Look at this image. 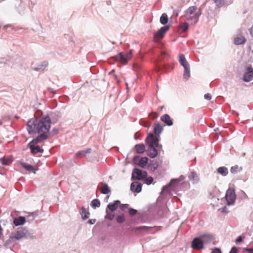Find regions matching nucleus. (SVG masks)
Masks as SVG:
<instances>
[{
	"mask_svg": "<svg viewBox=\"0 0 253 253\" xmlns=\"http://www.w3.org/2000/svg\"><path fill=\"white\" fill-rule=\"evenodd\" d=\"M157 147H150V149L148 152V156L152 158L156 157L158 154V150L156 149Z\"/></svg>",
	"mask_w": 253,
	"mask_h": 253,
	"instance_id": "4be33fe9",
	"label": "nucleus"
},
{
	"mask_svg": "<svg viewBox=\"0 0 253 253\" xmlns=\"http://www.w3.org/2000/svg\"><path fill=\"white\" fill-rule=\"evenodd\" d=\"M0 161L3 165H9L13 161L11 157H4L0 159Z\"/></svg>",
	"mask_w": 253,
	"mask_h": 253,
	"instance_id": "6ab92c4d",
	"label": "nucleus"
},
{
	"mask_svg": "<svg viewBox=\"0 0 253 253\" xmlns=\"http://www.w3.org/2000/svg\"><path fill=\"white\" fill-rule=\"evenodd\" d=\"M189 179L194 182H197L199 180L197 174L195 172H191L189 176Z\"/></svg>",
	"mask_w": 253,
	"mask_h": 253,
	"instance_id": "7c9ffc66",
	"label": "nucleus"
},
{
	"mask_svg": "<svg viewBox=\"0 0 253 253\" xmlns=\"http://www.w3.org/2000/svg\"><path fill=\"white\" fill-rule=\"evenodd\" d=\"M236 194L233 189H228L226 191V199L228 205L233 204L236 200Z\"/></svg>",
	"mask_w": 253,
	"mask_h": 253,
	"instance_id": "1a4fd4ad",
	"label": "nucleus"
},
{
	"mask_svg": "<svg viewBox=\"0 0 253 253\" xmlns=\"http://www.w3.org/2000/svg\"><path fill=\"white\" fill-rule=\"evenodd\" d=\"M21 165L27 170L30 172H33L34 173H36V169L32 165L25 163H22Z\"/></svg>",
	"mask_w": 253,
	"mask_h": 253,
	"instance_id": "aec40b11",
	"label": "nucleus"
},
{
	"mask_svg": "<svg viewBox=\"0 0 253 253\" xmlns=\"http://www.w3.org/2000/svg\"><path fill=\"white\" fill-rule=\"evenodd\" d=\"M106 212H107V214H106L105 218L106 219H109L110 220H113L114 217V214L113 213H109V212H108L107 211Z\"/></svg>",
	"mask_w": 253,
	"mask_h": 253,
	"instance_id": "c9c22d12",
	"label": "nucleus"
},
{
	"mask_svg": "<svg viewBox=\"0 0 253 253\" xmlns=\"http://www.w3.org/2000/svg\"><path fill=\"white\" fill-rule=\"evenodd\" d=\"M169 30V27L164 26L161 27L154 35V38L155 41H158L162 39L166 32Z\"/></svg>",
	"mask_w": 253,
	"mask_h": 253,
	"instance_id": "9d476101",
	"label": "nucleus"
},
{
	"mask_svg": "<svg viewBox=\"0 0 253 253\" xmlns=\"http://www.w3.org/2000/svg\"><path fill=\"white\" fill-rule=\"evenodd\" d=\"M95 219H90L88 220V222L91 224H93L95 222Z\"/></svg>",
	"mask_w": 253,
	"mask_h": 253,
	"instance_id": "a18cd8bd",
	"label": "nucleus"
},
{
	"mask_svg": "<svg viewBox=\"0 0 253 253\" xmlns=\"http://www.w3.org/2000/svg\"><path fill=\"white\" fill-rule=\"evenodd\" d=\"M90 152V149H88L86 150L78 152L76 155V157H77L84 156H85V155L86 154L89 153Z\"/></svg>",
	"mask_w": 253,
	"mask_h": 253,
	"instance_id": "2f4dec72",
	"label": "nucleus"
},
{
	"mask_svg": "<svg viewBox=\"0 0 253 253\" xmlns=\"http://www.w3.org/2000/svg\"><path fill=\"white\" fill-rule=\"evenodd\" d=\"M117 221L118 223H123L125 221V218L124 214H121L117 216L116 218Z\"/></svg>",
	"mask_w": 253,
	"mask_h": 253,
	"instance_id": "72a5a7b5",
	"label": "nucleus"
},
{
	"mask_svg": "<svg viewBox=\"0 0 253 253\" xmlns=\"http://www.w3.org/2000/svg\"><path fill=\"white\" fill-rule=\"evenodd\" d=\"M133 162L135 165L142 168H145L148 164V159L146 157L140 158L139 156H136L133 158Z\"/></svg>",
	"mask_w": 253,
	"mask_h": 253,
	"instance_id": "0eeeda50",
	"label": "nucleus"
},
{
	"mask_svg": "<svg viewBox=\"0 0 253 253\" xmlns=\"http://www.w3.org/2000/svg\"><path fill=\"white\" fill-rule=\"evenodd\" d=\"M163 129V126L158 123L155 124L154 132L156 135H159Z\"/></svg>",
	"mask_w": 253,
	"mask_h": 253,
	"instance_id": "412c9836",
	"label": "nucleus"
},
{
	"mask_svg": "<svg viewBox=\"0 0 253 253\" xmlns=\"http://www.w3.org/2000/svg\"><path fill=\"white\" fill-rule=\"evenodd\" d=\"M135 149L138 154H142L145 151V146L143 144H138L135 146Z\"/></svg>",
	"mask_w": 253,
	"mask_h": 253,
	"instance_id": "a211bd4d",
	"label": "nucleus"
},
{
	"mask_svg": "<svg viewBox=\"0 0 253 253\" xmlns=\"http://www.w3.org/2000/svg\"><path fill=\"white\" fill-rule=\"evenodd\" d=\"M184 78L187 79L190 76V70L189 68V66H187L184 67Z\"/></svg>",
	"mask_w": 253,
	"mask_h": 253,
	"instance_id": "c756f323",
	"label": "nucleus"
},
{
	"mask_svg": "<svg viewBox=\"0 0 253 253\" xmlns=\"http://www.w3.org/2000/svg\"><path fill=\"white\" fill-rule=\"evenodd\" d=\"M149 115L150 117L153 120L157 118L159 116V115L156 112H152Z\"/></svg>",
	"mask_w": 253,
	"mask_h": 253,
	"instance_id": "4c0bfd02",
	"label": "nucleus"
},
{
	"mask_svg": "<svg viewBox=\"0 0 253 253\" xmlns=\"http://www.w3.org/2000/svg\"><path fill=\"white\" fill-rule=\"evenodd\" d=\"M48 138L47 134H40L36 138L33 139L28 144L37 145L38 143H41L43 140L46 139Z\"/></svg>",
	"mask_w": 253,
	"mask_h": 253,
	"instance_id": "f8f14e48",
	"label": "nucleus"
},
{
	"mask_svg": "<svg viewBox=\"0 0 253 253\" xmlns=\"http://www.w3.org/2000/svg\"><path fill=\"white\" fill-rule=\"evenodd\" d=\"M150 228V227H149L140 226V227H137L136 228V230H140V229H146V230H148V229H149Z\"/></svg>",
	"mask_w": 253,
	"mask_h": 253,
	"instance_id": "79ce46f5",
	"label": "nucleus"
},
{
	"mask_svg": "<svg viewBox=\"0 0 253 253\" xmlns=\"http://www.w3.org/2000/svg\"><path fill=\"white\" fill-rule=\"evenodd\" d=\"M131 58V52H121L115 56L116 60L120 61L122 64H126Z\"/></svg>",
	"mask_w": 253,
	"mask_h": 253,
	"instance_id": "39448f33",
	"label": "nucleus"
},
{
	"mask_svg": "<svg viewBox=\"0 0 253 253\" xmlns=\"http://www.w3.org/2000/svg\"><path fill=\"white\" fill-rule=\"evenodd\" d=\"M246 41V39L242 36H238L234 39V43L237 45L244 44Z\"/></svg>",
	"mask_w": 253,
	"mask_h": 253,
	"instance_id": "5701e85b",
	"label": "nucleus"
},
{
	"mask_svg": "<svg viewBox=\"0 0 253 253\" xmlns=\"http://www.w3.org/2000/svg\"><path fill=\"white\" fill-rule=\"evenodd\" d=\"M120 204V201L119 200L115 201L113 203H109L107 207L111 211H115L118 207L119 205Z\"/></svg>",
	"mask_w": 253,
	"mask_h": 253,
	"instance_id": "dca6fc26",
	"label": "nucleus"
},
{
	"mask_svg": "<svg viewBox=\"0 0 253 253\" xmlns=\"http://www.w3.org/2000/svg\"><path fill=\"white\" fill-rule=\"evenodd\" d=\"M147 176V173L145 171L141 170L138 169H134L132 173V178L136 180H142Z\"/></svg>",
	"mask_w": 253,
	"mask_h": 253,
	"instance_id": "423d86ee",
	"label": "nucleus"
},
{
	"mask_svg": "<svg viewBox=\"0 0 253 253\" xmlns=\"http://www.w3.org/2000/svg\"><path fill=\"white\" fill-rule=\"evenodd\" d=\"M28 147L31 149V153L35 155L38 153H42L43 150L37 145L28 144Z\"/></svg>",
	"mask_w": 253,
	"mask_h": 253,
	"instance_id": "4468645a",
	"label": "nucleus"
},
{
	"mask_svg": "<svg viewBox=\"0 0 253 253\" xmlns=\"http://www.w3.org/2000/svg\"><path fill=\"white\" fill-rule=\"evenodd\" d=\"M146 142L150 147H157L158 150L162 148V145L159 144L158 138L156 136H155L152 133L150 134L148 136L146 139Z\"/></svg>",
	"mask_w": 253,
	"mask_h": 253,
	"instance_id": "20e7f679",
	"label": "nucleus"
},
{
	"mask_svg": "<svg viewBox=\"0 0 253 253\" xmlns=\"http://www.w3.org/2000/svg\"><path fill=\"white\" fill-rule=\"evenodd\" d=\"M253 79V68L251 65L246 67V71L243 76V80L246 82H249Z\"/></svg>",
	"mask_w": 253,
	"mask_h": 253,
	"instance_id": "6e6552de",
	"label": "nucleus"
},
{
	"mask_svg": "<svg viewBox=\"0 0 253 253\" xmlns=\"http://www.w3.org/2000/svg\"><path fill=\"white\" fill-rule=\"evenodd\" d=\"M160 21L161 23L163 25L167 24L168 22V17L167 14L166 13L162 14L160 17Z\"/></svg>",
	"mask_w": 253,
	"mask_h": 253,
	"instance_id": "c85d7f7f",
	"label": "nucleus"
},
{
	"mask_svg": "<svg viewBox=\"0 0 253 253\" xmlns=\"http://www.w3.org/2000/svg\"><path fill=\"white\" fill-rule=\"evenodd\" d=\"M201 14L200 9L196 6H191L186 10L185 16L187 20L191 21L192 23L196 24Z\"/></svg>",
	"mask_w": 253,
	"mask_h": 253,
	"instance_id": "f03ea898",
	"label": "nucleus"
},
{
	"mask_svg": "<svg viewBox=\"0 0 253 253\" xmlns=\"http://www.w3.org/2000/svg\"><path fill=\"white\" fill-rule=\"evenodd\" d=\"M25 233L23 229H18V230L15 232H12L10 236V239L11 240H19L24 237Z\"/></svg>",
	"mask_w": 253,
	"mask_h": 253,
	"instance_id": "9b49d317",
	"label": "nucleus"
},
{
	"mask_svg": "<svg viewBox=\"0 0 253 253\" xmlns=\"http://www.w3.org/2000/svg\"><path fill=\"white\" fill-rule=\"evenodd\" d=\"M204 97L206 99L210 100L211 98V96L210 93H207L205 94Z\"/></svg>",
	"mask_w": 253,
	"mask_h": 253,
	"instance_id": "a19ab883",
	"label": "nucleus"
},
{
	"mask_svg": "<svg viewBox=\"0 0 253 253\" xmlns=\"http://www.w3.org/2000/svg\"><path fill=\"white\" fill-rule=\"evenodd\" d=\"M137 213V211L133 209H130L129 210V213L130 215H134Z\"/></svg>",
	"mask_w": 253,
	"mask_h": 253,
	"instance_id": "58836bf2",
	"label": "nucleus"
},
{
	"mask_svg": "<svg viewBox=\"0 0 253 253\" xmlns=\"http://www.w3.org/2000/svg\"><path fill=\"white\" fill-rule=\"evenodd\" d=\"M26 222V219L23 216H19L14 219L13 223L16 226L23 225Z\"/></svg>",
	"mask_w": 253,
	"mask_h": 253,
	"instance_id": "f3484780",
	"label": "nucleus"
},
{
	"mask_svg": "<svg viewBox=\"0 0 253 253\" xmlns=\"http://www.w3.org/2000/svg\"><path fill=\"white\" fill-rule=\"evenodd\" d=\"M242 170V167H239L238 165H235L231 167L230 169V171L232 173L235 174L241 171Z\"/></svg>",
	"mask_w": 253,
	"mask_h": 253,
	"instance_id": "cd10ccee",
	"label": "nucleus"
},
{
	"mask_svg": "<svg viewBox=\"0 0 253 253\" xmlns=\"http://www.w3.org/2000/svg\"><path fill=\"white\" fill-rule=\"evenodd\" d=\"M252 53H253V50H252Z\"/></svg>",
	"mask_w": 253,
	"mask_h": 253,
	"instance_id": "5fc2aeb1",
	"label": "nucleus"
},
{
	"mask_svg": "<svg viewBox=\"0 0 253 253\" xmlns=\"http://www.w3.org/2000/svg\"><path fill=\"white\" fill-rule=\"evenodd\" d=\"M179 60L180 64L184 67L188 66L189 64L185 59V56L183 54H180L179 56Z\"/></svg>",
	"mask_w": 253,
	"mask_h": 253,
	"instance_id": "a878e982",
	"label": "nucleus"
},
{
	"mask_svg": "<svg viewBox=\"0 0 253 253\" xmlns=\"http://www.w3.org/2000/svg\"><path fill=\"white\" fill-rule=\"evenodd\" d=\"M101 192L104 194H107L111 192L108 185L106 183L102 184V187L100 189Z\"/></svg>",
	"mask_w": 253,
	"mask_h": 253,
	"instance_id": "b1692460",
	"label": "nucleus"
},
{
	"mask_svg": "<svg viewBox=\"0 0 253 253\" xmlns=\"http://www.w3.org/2000/svg\"><path fill=\"white\" fill-rule=\"evenodd\" d=\"M51 124L50 118L47 116L40 119H32L28 122L27 130L30 134H46L50 128Z\"/></svg>",
	"mask_w": 253,
	"mask_h": 253,
	"instance_id": "f257e3e1",
	"label": "nucleus"
},
{
	"mask_svg": "<svg viewBox=\"0 0 253 253\" xmlns=\"http://www.w3.org/2000/svg\"><path fill=\"white\" fill-rule=\"evenodd\" d=\"M242 240V237L241 236H239L236 240V242H241Z\"/></svg>",
	"mask_w": 253,
	"mask_h": 253,
	"instance_id": "49530a36",
	"label": "nucleus"
},
{
	"mask_svg": "<svg viewBox=\"0 0 253 253\" xmlns=\"http://www.w3.org/2000/svg\"><path fill=\"white\" fill-rule=\"evenodd\" d=\"M217 172L223 176H226L228 173V170L227 168L221 167L217 169Z\"/></svg>",
	"mask_w": 253,
	"mask_h": 253,
	"instance_id": "bb28decb",
	"label": "nucleus"
},
{
	"mask_svg": "<svg viewBox=\"0 0 253 253\" xmlns=\"http://www.w3.org/2000/svg\"><path fill=\"white\" fill-rule=\"evenodd\" d=\"M211 253H221V252L218 248H215L212 250Z\"/></svg>",
	"mask_w": 253,
	"mask_h": 253,
	"instance_id": "37998d69",
	"label": "nucleus"
},
{
	"mask_svg": "<svg viewBox=\"0 0 253 253\" xmlns=\"http://www.w3.org/2000/svg\"><path fill=\"white\" fill-rule=\"evenodd\" d=\"M250 34L252 35V36L253 37V26L251 28Z\"/></svg>",
	"mask_w": 253,
	"mask_h": 253,
	"instance_id": "de8ad7c7",
	"label": "nucleus"
},
{
	"mask_svg": "<svg viewBox=\"0 0 253 253\" xmlns=\"http://www.w3.org/2000/svg\"><path fill=\"white\" fill-rule=\"evenodd\" d=\"M81 214L82 217L84 220H85L88 218L89 212L85 209V208L83 207L81 209Z\"/></svg>",
	"mask_w": 253,
	"mask_h": 253,
	"instance_id": "393cba45",
	"label": "nucleus"
},
{
	"mask_svg": "<svg viewBox=\"0 0 253 253\" xmlns=\"http://www.w3.org/2000/svg\"><path fill=\"white\" fill-rule=\"evenodd\" d=\"M143 179L144 180L145 182L148 185L151 184L153 181V178L151 176H150L148 177H147V176L146 178H145Z\"/></svg>",
	"mask_w": 253,
	"mask_h": 253,
	"instance_id": "f704fd0d",
	"label": "nucleus"
},
{
	"mask_svg": "<svg viewBox=\"0 0 253 253\" xmlns=\"http://www.w3.org/2000/svg\"><path fill=\"white\" fill-rule=\"evenodd\" d=\"M207 239L211 240L212 238L211 235H205L201 236L200 238L194 239L192 242V247L196 250L203 249L204 247L203 242H205Z\"/></svg>",
	"mask_w": 253,
	"mask_h": 253,
	"instance_id": "7ed1b4c3",
	"label": "nucleus"
},
{
	"mask_svg": "<svg viewBox=\"0 0 253 253\" xmlns=\"http://www.w3.org/2000/svg\"><path fill=\"white\" fill-rule=\"evenodd\" d=\"M237 249L236 247H233L231 250L230 253H237Z\"/></svg>",
	"mask_w": 253,
	"mask_h": 253,
	"instance_id": "c03bdc74",
	"label": "nucleus"
},
{
	"mask_svg": "<svg viewBox=\"0 0 253 253\" xmlns=\"http://www.w3.org/2000/svg\"><path fill=\"white\" fill-rule=\"evenodd\" d=\"M2 123H3V120H0V125H2Z\"/></svg>",
	"mask_w": 253,
	"mask_h": 253,
	"instance_id": "8fccbe9b",
	"label": "nucleus"
},
{
	"mask_svg": "<svg viewBox=\"0 0 253 253\" xmlns=\"http://www.w3.org/2000/svg\"><path fill=\"white\" fill-rule=\"evenodd\" d=\"M163 107H164L163 106H161V107H160V109L161 110H162L163 109Z\"/></svg>",
	"mask_w": 253,
	"mask_h": 253,
	"instance_id": "864d4df0",
	"label": "nucleus"
},
{
	"mask_svg": "<svg viewBox=\"0 0 253 253\" xmlns=\"http://www.w3.org/2000/svg\"><path fill=\"white\" fill-rule=\"evenodd\" d=\"M142 184L137 182H133L130 185V189L132 191L139 193L141 191Z\"/></svg>",
	"mask_w": 253,
	"mask_h": 253,
	"instance_id": "ddd939ff",
	"label": "nucleus"
},
{
	"mask_svg": "<svg viewBox=\"0 0 253 253\" xmlns=\"http://www.w3.org/2000/svg\"><path fill=\"white\" fill-rule=\"evenodd\" d=\"M91 206L93 208H96L97 207H99L100 206V202L99 200L98 199H94L91 202Z\"/></svg>",
	"mask_w": 253,
	"mask_h": 253,
	"instance_id": "473e14b6",
	"label": "nucleus"
},
{
	"mask_svg": "<svg viewBox=\"0 0 253 253\" xmlns=\"http://www.w3.org/2000/svg\"><path fill=\"white\" fill-rule=\"evenodd\" d=\"M248 251H253V249H248Z\"/></svg>",
	"mask_w": 253,
	"mask_h": 253,
	"instance_id": "3c124183",
	"label": "nucleus"
},
{
	"mask_svg": "<svg viewBox=\"0 0 253 253\" xmlns=\"http://www.w3.org/2000/svg\"><path fill=\"white\" fill-rule=\"evenodd\" d=\"M188 23H184L180 25V28L183 32H185L188 29Z\"/></svg>",
	"mask_w": 253,
	"mask_h": 253,
	"instance_id": "e433bc0d",
	"label": "nucleus"
},
{
	"mask_svg": "<svg viewBox=\"0 0 253 253\" xmlns=\"http://www.w3.org/2000/svg\"><path fill=\"white\" fill-rule=\"evenodd\" d=\"M161 121L164 122L168 126H170L173 124L171 118L168 114H165L161 118Z\"/></svg>",
	"mask_w": 253,
	"mask_h": 253,
	"instance_id": "2eb2a0df",
	"label": "nucleus"
},
{
	"mask_svg": "<svg viewBox=\"0 0 253 253\" xmlns=\"http://www.w3.org/2000/svg\"><path fill=\"white\" fill-rule=\"evenodd\" d=\"M128 204H122L120 205V208L123 211H125L126 209L128 208Z\"/></svg>",
	"mask_w": 253,
	"mask_h": 253,
	"instance_id": "ea45409f",
	"label": "nucleus"
},
{
	"mask_svg": "<svg viewBox=\"0 0 253 253\" xmlns=\"http://www.w3.org/2000/svg\"><path fill=\"white\" fill-rule=\"evenodd\" d=\"M176 180H171L170 182V184H172V183L173 182H175Z\"/></svg>",
	"mask_w": 253,
	"mask_h": 253,
	"instance_id": "09e8293b",
	"label": "nucleus"
},
{
	"mask_svg": "<svg viewBox=\"0 0 253 253\" xmlns=\"http://www.w3.org/2000/svg\"><path fill=\"white\" fill-rule=\"evenodd\" d=\"M114 77L115 79H117V76L116 75H114Z\"/></svg>",
	"mask_w": 253,
	"mask_h": 253,
	"instance_id": "603ef678",
	"label": "nucleus"
}]
</instances>
